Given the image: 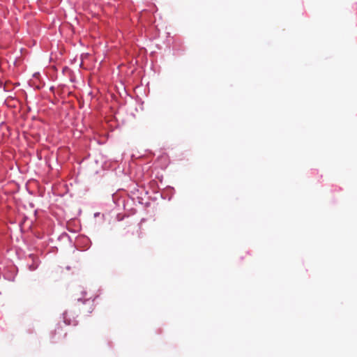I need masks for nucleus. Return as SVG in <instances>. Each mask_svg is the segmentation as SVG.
<instances>
[{"instance_id": "1", "label": "nucleus", "mask_w": 357, "mask_h": 357, "mask_svg": "<svg viewBox=\"0 0 357 357\" xmlns=\"http://www.w3.org/2000/svg\"><path fill=\"white\" fill-rule=\"evenodd\" d=\"M29 258L32 261L31 264H28L29 269L30 271H35L38 267L39 259L33 255H30Z\"/></svg>"}, {"instance_id": "5", "label": "nucleus", "mask_w": 357, "mask_h": 357, "mask_svg": "<svg viewBox=\"0 0 357 357\" xmlns=\"http://www.w3.org/2000/svg\"><path fill=\"white\" fill-rule=\"evenodd\" d=\"M82 294L84 296H85L86 294V293L85 291H83Z\"/></svg>"}, {"instance_id": "3", "label": "nucleus", "mask_w": 357, "mask_h": 357, "mask_svg": "<svg viewBox=\"0 0 357 357\" xmlns=\"http://www.w3.org/2000/svg\"><path fill=\"white\" fill-rule=\"evenodd\" d=\"M33 77L37 78V77H38L40 76V73H36L33 74Z\"/></svg>"}, {"instance_id": "4", "label": "nucleus", "mask_w": 357, "mask_h": 357, "mask_svg": "<svg viewBox=\"0 0 357 357\" xmlns=\"http://www.w3.org/2000/svg\"><path fill=\"white\" fill-rule=\"evenodd\" d=\"M77 300H78V301H82L83 303H85V301H86L87 299H84V300H83V298H78Z\"/></svg>"}, {"instance_id": "2", "label": "nucleus", "mask_w": 357, "mask_h": 357, "mask_svg": "<svg viewBox=\"0 0 357 357\" xmlns=\"http://www.w3.org/2000/svg\"><path fill=\"white\" fill-rule=\"evenodd\" d=\"M66 313H63V319H64V321L66 324H70V322H67L66 319Z\"/></svg>"}]
</instances>
